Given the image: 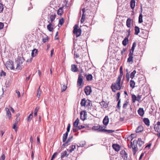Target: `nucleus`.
<instances>
[{
  "label": "nucleus",
  "mask_w": 160,
  "mask_h": 160,
  "mask_svg": "<svg viewBox=\"0 0 160 160\" xmlns=\"http://www.w3.org/2000/svg\"><path fill=\"white\" fill-rule=\"evenodd\" d=\"M121 78L118 77L115 82L113 83L111 86L112 91L114 92L116 90H119L121 88Z\"/></svg>",
  "instance_id": "1"
},
{
  "label": "nucleus",
  "mask_w": 160,
  "mask_h": 160,
  "mask_svg": "<svg viewBox=\"0 0 160 160\" xmlns=\"http://www.w3.org/2000/svg\"><path fill=\"white\" fill-rule=\"evenodd\" d=\"M78 24H75L73 27V33L75 34L77 37H79L81 33L82 30Z\"/></svg>",
  "instance_id": "2"
},
{
  "label": "nucleus",
  "mask_w": 160,
  "mask_h": 160,
  "mask_svg": "<svg viewBox=\"0 0 160 160\" xmlns=\"http://www.w3.org/2000/svg\"><path fill=\"white\" fill-rule=\"evenodd\" d=\"M18 63L17 64L16 69H21L22 68L21 65L22 63L24 62V59L23 57H20L18 60Z\"/></svg>",
  "instance_id": "3"
},
{
  "label": "nucleus",
  "mask_w": 160,
  "mask_h": 160,
  "mask_svg": "<svg viewBox=\"0 0 160 160\" xmlns=\"http://www.w3.org/2000/svg\"><path fill=\"white\" fill-rule=\"evenodd\" d=\"M6 67L8 69H14L13 62L12 61H8L6 64Z\"/></svg>",
  "instance_id": "4"
},
{
  "label": "nucleus",
  "mask_w": 160,
  "mask_h": 160,
  "mask_svg": "<svg viewBox=\"0 0 160 160\" xmlns=\"http://www.w3.org/2000/svg\"><path fill=\"white\" fill-rule=\"evenodd\" d=\"M132 151L133 154L134 155L138 150V148L137 145L136 140H134L133 141V145L132 147Z\"/></svg>",
  "instance_id": "5"
},
{
  "label": "nucleus",
  "mask_w": 160,
  "mask_h": 160,
  "mask_svg": "<svg viewBox=\"0 0 160 160\" xmlns=\"http://www.w3.org/2000/svg\"><path fill=\"white\" fill-rule=\"evenodd\" d=\"M84 91L85 93L87 95H89L92 91L91 87L89 86L85 87Z\"/></svg>",
  "instance_id": "6"
},
{
  "label": "nucleus",
  "mask_w": 160,
  "mask_h": 160,
  "mask_svg": "<svg viewBox=\"0 0 160 160\" xmlns=\"http://www.w3.org/2000/svg\"><path fill=\"white\" fill-rule=\"evenodd\" d=\"M80 118L83 121L85 120L87 118V112L86 111L81 112L80 113Z\"/></svg>",
  "instance_id": "7"
},
{
  "label": "nucleus",
  "mask_w": 160,
  "mask_h": 160,
  "mask_svg": "<svg viewBox=\"0 0 160 160\" xmlns=\"http://www.w3.org/2000/svg\"><path fill=\"white\" fill-rule=\"evenodd\" d=\"M121 156L124 160H126L128 158V154L124 150H122L120 153Z\"/></svg>",
  "instance_id": "8"
},
{
  "label": "nucleus",
  "mask_w": 160,
  "mask_h": 160,
  "mask_svg": "<svg viewBox=\"0 0 160 160\" xmlns=\"http://www.w3.org/2000/svg\"><path fill=\"white\" fill-rule=\"evenodd\" d=\"M56 17V14L55 13L52 12L50 13L49 16V19H50V22L52 23L54 21Z\"/></svg>",
  "instance_id": "9"
},
{
  "label": "nucleus",
  "mask_w": 160,
  "mask_h": 160,
  "mask_svg": "<svg viewBox=\"0 0 160 160\" xmlns=\"http://www.w3.org/2000/svg\"><path fill=\"white\" fill-rule=\"evenodd\" d=\"M83 77L82 76L81 74H79L78 76V81L77 85H79V86H80L82 85L83 82Z\"/></svg>",
  "instance_id": "10"
},
{
  "label": "nucleus",
  "mask_w": 160,
  "mask_h": 160,
  "mask_svg": "<svg viewBox=\"0 0 160 160\" xmlns=\"http://www.w3.org/2000/svg\"><path fill=\"white\" fill-rule=\"evenodd\" d=\"M82 17L81 20V23H83L86 18V13H85L86 10L85 8H83L82 10Z\"/></svg>",
  "instance_id": "11"
},
{
  "label": "nucleus",
  "mask_w": 160,
  "mask_h": 160,
  "mask_svg": "<svg viewBox=\"0 0 160 160\" xmlns=\"http://www.w3.org/2000/svg\"><path fill=\"white\" fill-rule=\"evenodd\" d=\"M155 130L158 132H160V122H158L154 126Z\"/></svg>",
  "instance_id": "12"
},
{
  "label": "nucleus",
  "mask_w": 160,
  "mask_h": 160,
  "mask_svg": "<svg viewBox=\"0 0 160 160\" xmlns=\"http://www.w3.org/2000/svg\"><path fill=\"white\" fill-rule=\"evenodd\" d=\"M48 22L49 23L48 25L47 26V29L50 32H52L53 31V29L54 25L52 23V22H50V21H48Z\"/></svg>",
  "instance_id": "13"
},
{
  "label": "nucleus",
  "mask_w": 160,
  "mask_h": 160,
  "mask_svg": "<svg viewBox=\"0 0 160 160\" xmlns=\"http://www.w3.org/2000/svg\"><path fill=\"white\" fill-rule=\"evenodd\" d=\"M137 145L138 144L139 147H141L142 145L144 144V142L141 138H138V140H136Z\"/></svg>",
  "instance_id": "14"
},
{
  "label": "nucleus",
  "mask_w": 160,
  "mask_h": 160,
  "mask_svg": "<svg viewBox=\"0 0 160 160\" xmlns=\"http://www.w3.org/2000/svg\"><path fill=\"white\" fill-rule=\"evenodd\" d=\"M112 147L116 151L118 152L120 150V146L117 144H113L112 145Z\"/></svg>",
  "instance_id": "15"
},
{
  "label": "nucleus",
  "mask_w": 160,
  "mask_h": 160,
  "mask_svg": "<svg viewBox=\"0 0 160 160\" xmlns=\"http://www.w3.org/2000/svg\"><path fill=\"white\" fill-rule=\"evenodd\" d=\"M5 110L7 113V116L9 119H10L11 118V112L9 108H6Z\"/></svg>",
  "instance_id": "16"
},
{
  "label": "nucleus",
  "mask_w": 160,
  "mask_h": 160,
  "mask_svg": "<svg viewBox=\"0 0 160 160\" xmlns=\"http://www.w3.org/2000/svg\"><path fill=\"white\" fill-rule=\"evenodd\" d=\"M92 105V104L91 101L88 99L87 100L86 107H87L88 109H90Z\"/></svg>",
  "instance_id": "17"
},
{
  "label": "nucleus",
  "mask_w": 160,
  "mask_h": 160,
  "mask_svg": "<svg viewBox=\"0 0 160 160\" xmlns=\"http://www.w3.org/2000/svg\"><path fill=\"white\" fill-rule=\"evenodd\" d=\"M109 122V119L108 116H106L103 120V123L105 126H107Z\"/></svg>",
  "instance_id": "18"
},
{
  "label": "nucleus",
  "mask_w": 160,
  "mask_h": 160,
  "mask_svg": "<svg viewBox=\"0 0 160 160\" xmlns=\"http://www.w3.org/2000/svg\"><path fill=\"white\" fill-rule=\"evenodd\" d=\"M139 115L141 116H143L144 113V111L143 108H140L138 111Z\"/></svg>",
  "instance_id": "19"
},
{
  "label": "nucleus",
  "mask_w": 160,
  "mask_h": 160,
  "mask_svg": "<svg viewBox=\"0 0 160 160\" xmlns=\"http://www.w3.org/2000/svg\"><path fill=\"white\" fill-rule=\"evenodd\" d=\"M85 77H86L87 80L88 81H91L92 79V76L91 74H85Z\"/></svg>",
  "instance_id": "20"
},
{
  "label": "nucleus",
  "mask_w": 160,
  "mask_h": 160,
  "mask_svg": "<svg viewBox=\"0 0 160 160\" xmlns=\"http://www.w3.org/2000/svg\"><path fill=\"white\" fill-rule=\"evenodd\" d=\"M71 70L74 72H76L78 71V68L76 65L74 64H72L71 65Z\"/></svg>",
  "instance_id": "21"
},
{
  "label": "nucleus",
  "mask_w": 160,
  "mask_h": 160,
  "mask_svg": "<svg viewBox=\"0 0 160 160\" xmlns=\"http://www.w3.org/2000/svg\"><path fill=\"white\" fill-rule=\"evenodd\" d=\"M131 19L129 18H128L126 21V26H127L129 28H130L131 27Z\"/></svg>",
  "instance_id": "22"
},
{
  "label": "nucleus",
  "mask_w": 160,
  "mask_h": 160,
  "mask_svg": "<svg viewBox=\"0 0 160 160\" xmlns=\"http://www.w3.org/2000/svg\"><path fill=\"white\" fill-rule=\"evenodd\" d=\"M99 131L102 132H107L108 133H112L114 132V130H107L105 129H102V130H99Z\"/></svg>",
  "instance_id": "23"
},
{
  "label": "nucleus",
  "mask_w": 160,
  "mask_h": 160,
  "mask_svg": "<svg viewBox=\"0 0 160 160\" xmlns=\"http://www.w3.org/2000/svg\"><path fill=\"white\" fill-rule=\"evenodd\" d=\"M100 105L104 108H106L108 107V104L106 103L105 102L102 101L100 103Z\"/></svg>",
  "instance_id": "24"
},
{
  "label": "nucleus",
  "mask_w": 160,
  "mask_h": 160,
  "mask_svg": "<svg viewBox=\"0 0 160 160\" xmlns=\"http://www.w3.org/2000/svg\"><path fill=\"white\" fill-rule=\"evenodd\" d=\"M130 7L131 8L133 9L135 8V0H131L130 1Z\"/></svg>",
  "instance_id": "25"
},
{
  "label": "nucleus",
  "mask_w": 160,
  "mask_h": 160,
  "mask_svg": "<svg viewBox=\"0 0 160 160\" xmlns=\"http://www.w3.org/2000/svg\"><path fill=\"white\" fill-rule=\"evenodd\" d=\"M143 122L147 126H149V125L150 121L149 120L148 118H144L143 119Z\"/></svg>",
  "instance_id": "26"
},
{
  "label": "nucleus",
  "mask_w": 160,
  "mask_h": 160,
  "mask_svg": "<svg viewBox=\"0 0 160 160\" xmlns=\"http://www.w3.org/2000/svg\"><path fill=\"white\" fill-rule=\"evenodd\" d=\"M38 53V50L34 49L32 51L31 55L32 57L36 56Z\"/></svg>",
  "instance_id": "27"
},
{
  "label": "nucleus",
  "mask_w": 160,
  "mask_h": 160,
  "mask_svg": "<svg viewBox=\"0 0 160 160\" xmlns=\"http://www.w3.org/2000/svg\"><path fill=\"white\" fill-rule=\"evenodd\" d=\"M87 100H86L85 98H83L81 100L80 104L81 106L86 107Z\"/></svg>",
  "instance_id": "28"
},
{
  "label": "nucleus",
  "mask_w": 160,
  "mask_h": 160,
  "mask_svg": "<svg viewBox=\"0 0 160 160\" xmlns=\"http://www.w3.org/2000/svg\"><path fill=\"white\" fill-rule=\"evenodd\" d=\"M61 158H64L65 156L68 157V154H67V152L66 151H64V152H62L61 153Z\"/></svg>",
  "instance_id": "29"
},
{
  "label": "nucleus",
  "mask_w": 160,
  "mask_h": 160,
  "mask_svg": "<svg viewBox=\"0 0 160 160\" xmlns=\"http://www.w3.org/2000/svg\"><path fill=\"white\" fill-rule=\"evenodd\" d=\"M128 38H125L122 42V44L124 46H126L128 44Z\"/></svg>",
  "instance_id": "30"
},
{
  "label": "nucleus",
  "mask_w": 160,
  "mask_h": 160,
  "mask_svg": "<svg viewBox=\"0 0 160 160\" xmlns=\"http://www.w3.org/2000/svg\"><path fill=\"white\" fill-rule=\"evenodd\" d=\"M68 135V134L67 133V132L65 133L63 135L62 137V141L63 142H64L66 141Z\"/></svg>",
  "instance_id": "31"
},
{
  "label": "nucleus",
  "mask_w": 160,
  "mask_h": 160,
  "mask_svg": "<svg viewBox=\"0 0 160 160\" xmlns=\"http://www.w3.org/2000/svg\"><path fill=\"white\" fill-rule=\"evenodd\" d=\"M140 32V29L138 27L136 26L135 27V34L138 35Z\"/></svg>",
  "instance_id": "32"
},
{
  "label": "nucleus",
  "mask_w": 160,
  "mask_h": 160,
  "mask_svg": "<svg viewBox=\"0 0 160 160\" xmlns=\"http://www.w3.org/2000/svg\"><path fill=\"white\" fill-rule=\"evenodd\" d=\"M79 120L78 118H77L73 123L74 127H78L79 123Z\"/></svg>",
  "instance_id": "33"
},
{
  "label": "nucleus",
  "mask_w": 160,
  "mask_h": 160,
  "mask_svg": "<svg viewBox=\"0 0 160 160\" xmlns=\"http://www.w3.org/2000/svg\"><path fill=\"white\" fill-rule=\"evenodd\" d=\"M101 127L100 126H93L92 127V129L94 130H98V132H100L99 131V130H102V129H100V128Z\"/></svg>",
  "instance_id": "34"
},
{
  "label": "nucleus",
  "mask_w": 160,
  "mask_h": 160,
  "mask_svg": "<svg viewBox=\"0 0 160 160\" xmlns=\"http://www.w3.org/2000/svg\"><path fill=\"white\" fill-rule=\"evenodd\" d=\"M143 129V128L141 126L138 127L136 130V132L137 133H138L141 132L142 131Z\"/></svg>",
  "instance_id": "35"
},
{
  "label": "nucleus",
  "mask_w": 160,
  "mask_h": 160,
  "mask_svg": "<svg viewBox=\"0 0 160 160\" xmlns=\"http://www.w3.org/2000/svg\"><path fill=\"white\" fill-rule=\"evenodd\" d=\"M135 83L134 81L132 80L130 81V86L132 88H133L135 87Z\"/></svg>",
  "instance_id": "36"
},
{
  "label": "nucleus",
  "mask_w": 160,
  "mask_h": 160,
  "mask_svg": "<svg viewBox=\"0 0 160 160\" xmlns=\"http://www.w3.org/2000/svg\"><path fill=\"white\" fill-rule=\"evenodd\" d=\"M33 112H32L29 115L27 118V121L28 122L30 121L32 119L33 117Z\"/></svg>",
  "instance_id": "37"
},
{
  "label": "nucleus",
  "mask_w": 160,
  "mask_h": 160,
  "mask_svg": "<svg viewBox=\"0 0 160 160\" xmlns=\"http://www.w3.org/2000/svg\"><path fill=\"white\" fill-rule=\"evenodd\" d=\"M142 22V14H140L139 17L138 22L139 23H141Z\"/></svg>",
  "instance_id": "38"
},
{
  "label": "nucleus",
  "mask_w": 160,
  "mask_h": 160,
  "mask_svg": "<svg viewBox=\"0 0 160 160\" xmlns=\"http://www.w3.org/2000/svg\"><path fill=\"white\" fill-rule=\"evenodd\" d=\"M63 13V9L62 8H60L58 10L57 13L58 15H61Z\"/></svg>",
  "instance_id": "39"
},
{
  "label": "nucleus",
  "mask_w": 160,
  "mask_h": 160,
  "mask_svg": "<svg viewBox=\"0 0 160 160\" xmlns=\"http://www.w3.org/2000/svg\"><path fill=\"white\" fill-rule=\"evenodd\" d=\"M128 103L129 101L128 100L126 101L125 103L123 104V108L124 109H126L127 108Z\"/></svg>",
  "instance_id": "40"
},
{
  "label": "nucleus",
  "mask_w": 160,
  "mask_h": 160,
  "mask_svg": "<svg viewBox=\"0 0 160 160\" xmlns=\"http://www.w3.org/2000/svg\"><path fill=\"white\" fill-rule=\"evenodd\" d=\"M132 101L133 103L137 101V97L135 95H132Z\"/></svg>",
  "instance_id": "41"
},
{
  "label": "nucleus",
  "mask_w": 160,
  "mask_h": 160,
  "mask_svg": "<svg viewBox=\"0 0 160 160\" xmlns=\"http://www.w3.org/2000/svg\"><path fill=\"white\" fill-rule=\"evenodd\" d=\"M40 87L39 86V88H38V89L37 90V96L38 98H39L40 97V95H41V91H40Z\"/></svg>",
  "instance_id": "42"
},
{
  "label": "nucleus",
  "mask_w": 160,
  "mask_h": 160,
  "mask_svg": "<svg viewBox=\"0 0 160 160\" xmlns=\"http://www.w3.org/2000/svg\"><path fill=\"white\" fill-rule=\"evenodd\" d=\"M64 22V20L63 18H62L60 19L59 20V24L58 25V26L59 27V25H60L61 26H62Z\"/></svg>",
  "instance_id": "43"
},
{
  "label": "nucleus",
  "mask_w": 160,
  "mask_h": 160,
  "mask_svg": "<svg viewBox=\"0 0 160 160\" xmlns=\"http://www.w3.org/2000/svg\"><path fill=\"white\" fill-rule=\"evenodd\" d=\"M120 74L118 77H119L120 78H122V76L123 75L122 67V66L120 67Z\"/></svg>",
  "instance_id": "44"
},
{
  "label": "nucleus",
  "mask_w": 160,
  "mask_h": 160,
  "mask_svg": "<svg viewBox=\"0 0 160 160\" xmlns=\"http://www.w3.org/2000/svg\"><path fill=\"white\" fill-rule=\"evenodd\" d=\"M136 73V71L135 70H134L130 74V77L132 79H133L135 76V74Z\"/></svg>",
  "instance_id": "45"
},
{
  "label": "nucleus",
  "mask_w": 160,
  "mask_h": 160,
  "mask_svg": "<svg viewBox=\"0 0 160 160\" xmlns=\"http://www.w3.org/2000/svg\"><path fill=\"white\" fill-rule=\"evenodd\" d=\"M133 56H129V57L128 58L127 62H132L133 61Z\"/></svg>",
  "instance_id": "46"
},
{
  "label": "nucleus",
  "mask_w": 160,
  "mask_h": 160,
  "mask_svg": "<svg viewBox=\"0 0 160 160\" xmlns=\"http://www.w3.org/2000/svg\"><path fill=\"white\" fill-rule=\"evenodd\" d=\"M136 43L135 42H133L132 44V48L130 50L133 51H134L135 48L136 47Z\"/></svg>",
  "instance_id": "47"
},
{
  "label": "nucleus",
  "mask_w": 160,
  "mask_h": 160,
  "mask_svg": "<svg viewBox=\"0 0 160 160\" xmlns=\"http://www.w3.org/2000/svg\"><path fill=\"white\" fill-rule=\"evenodd\" d=\"M71 148L69 150L70 152H72L76 148V146L74 145H72L71 147Z\"/></svg>",
  "instance_id": "48"
},
{
  "label": "nucleus",
  "mask_w": 160,
  "mask_h": 160,
  "mask_svg": "<svg viewBox=\"0 0 160 160\" xmlns=\"http://www.w3.org/2000/svg\"><path fill=\"white\" fill-rule=\"evenodd\" d=\"M67 87L66 86L64 85H63V86H62V92H63V91H65L66 89H67Z\"/></svg>",
  "instance_id": "49"
},
{
  "label": "nucleus",
  "mask_w": 160,
  "mask_h": 160,
  "mask_svg": "<svg viewBox=\"0 0 160 160\" xmlns=\"http://www.w3.org/2000/svg\"><path fill=\"white\" fill-rule=\"evenodd\" d=\"M71 127V125L70 123H69L68 125L67 128V131L66 132V133H67L68 134V132L70 131V128Z\"/></svg>",
  "instance_id": "50"
},
{
  "label": "nucleus",
  "mask_w": 160,
  "mask_h": 160,
  "mask_svg": "<svg viewBox=\"0 0 160 160\" xmlns=\"http://www.w3.org/2000/svg\"><path fill=\"white\" fill-rule=\"evenodd\" d=\"M48 36H46L45 38L42 39V41L44 43L46 42L48 40Z\"/></svg>",
  "instance_id": "51"
},
{
  "label": "nucleus",
  "mask_w": 160,
  "mask_h": 160,
  "mask_svg": "<svg viewBox=\"0 0 160 160\" xmlns=\"http://www.w3.org/2000/svg\"><path fill=\"white\" fill-rule=\"evenodd\" d=\"M3 9V5L1 3H0V13L2 12Z\"/></svg>",
  "instance_id": "52"
},
{
  "label": "nucleus",
  "mask_w": 160,
  "mask_h": 160,
  "mask_svg": "<svg viewBox=\"0 0 160 160\" xmlns=\"http://www.w3.org/2000/svg\"><path fill=\"white\" fill-rule=\"evenodd\" d=\"M6 75V73L5 72H4L2 70L1 71L0 73V76H5Z\"/></svg>",
  "instance_id": "53"
},
{
  "label": "nucleus",
  "mask_w": 160,
  "mask_h": 160,
  "mask_svg": "<svg viewBox=\"0 0 160 160\" xmlns=\"http://www.w3.org/2000/svg\"><path fill=\"white\" fill-rule=\"evenodd\" d=\"M142 95H138L137 97V101L139 102L141 98H142Z\"/></svg>",
  "instance_id": "54"
},
{
  "label": "nucleus",
  "mask_w": 160,
  "mask_h": 160,
  "mask_svg": "<svg viewBox=\"0 0 160 160\" xmlns=\"http://www.w3.org/2000/svg\"><path fill=\"white\" fill-rule=\"evenodd\" d=\"M118 104H117V108H120V102H121V99H119V100H118Z\"/></svg>",
  "instance_id": "55"
},
{
  "label": "nucleus",
  "mask_w": 160,
  "mask_h": 160,
  "mask_svg": "<svg viewBox=\"0 0 160 160\" xmlns=\"http://www.w3.org/2000/svg\"><path fill=\"white\" fill-rule=\"evenodd\" d=\"M57 154L58 153L57 152L54 153L52 156L51 160H53V159L55 158V156L57 155Z\"/></svg>",
  "instance_id": "56"
},
{
  "label": "nucleus",
  "mask_w": 160,
  "mask_h": 160,
  "mask_svg": "<svg viewBox=\"0 0 160 160\" xmlns=\"http://www.w3.org/2000/svg\"><path fill=\"white\" fill-rule=\"evenodd\" d=\"M5 158V156L4 154H2L0 160H4Z\"/></svg>",
  "instance_id": "57"
},
{
  "label": "nucleus",
  "mask_w": 160,
  "mask_h": 160,
  "mask_svg": "<svg viewBox=\"0 0 160 160\" xmlns=\"http://www.w3.org/2000/svg\"><path fill=\"white\" fill-rule=\"evenodd\" d=\"M78 130H79V129H78V127H74V128H73V129H72L73 131L74 132H76Z\"/></svg>",
  "instance_id": "58"
},
{
  "label": "nucleus",
  "mask_w": 160,
  "mask_h": 160,
  "mask_svg": "<svg viewBox=\"0 0 160 160\" xmlns=\"http://www.w3.org/2000/svg\"><path fill=\"white\" fill-rule=\"evenodd\" d=\"M133 52H134V51L130 50V52L128 56H133Z\"/></svg>",
  "instance_id": "59"
},
{
  "label": "nucleus",
  "mask_w": 160,
  "mask_h": 160,
  "mask_svg": "<svg viewBox=\"0 0 160 160\" xmlns=\"http://www.w3.org/2000/svg\"><path fill=\"white\" fill-rule=\"evenodd\" d=\"M72 138H73L72 136H71L69 137L68 138L67 142L68 143L69 142H70L71 141V140L72 139Z\"/></svg>",
  "instance_id": "60"
},
{
  "label": "nucleus",
  "mask_w": 160,
  "mask_h": 160,
  "mask_svg": "<svg viewBox=\"0 0 160 160\" xmlns=\"http://www.w3.org/2000/svg\"><path fill=\"white\" fill-rule=\"evenodd\" d=\"M126 78H127V80L128 82L129 79V75L128 72H127L126 74Z\"/></svg>",
  "instance_id": "61"
},
{
  "label": "nucleus",
  "mask_w": 160,
  "mask_h": 160,
  "mask_svg": "<svg viewBox=\"0 0 160 160\" xmlns=\"http://www.w3.org/2000/svg\"><path fill=\"white\" fill-rule=\"evenodd\" d=\"M4 26V24L3 23L0 22V30L3 28Z\"/></svg>",
  "instance_id": "62"
},
{
  "label": "nucleus",
  "mask_w": 160,
  "mask_h": 160,
  "mask_svg": "<svg viewBox=\"0 0 160 160\" xmlns=\"http://www.w3.org/2000/svg\"><path fill=\"white\" fill-rule=\"evenodd\" d=\"M85 128V127L82 125H80L78 127V128L79 130L82 129L84 128Z\"/></svg>",
  "instance_id": "63"
},
{
  "label": "nucleus",
  "mask_w": 160,
  "mask_h": 160,
  "mask_svg": "<svg viewBox=\"0 0 160 160\" xmlns=\"http://www.w3.org/2000/svg\"><path fill=\"white\" fill-rule=\"evenodd\" d=\"M39 107H37L35 108L34 112H38V110L39 109Z\"/></svg>",
  "instance_id": "64"
}]
</instances>
